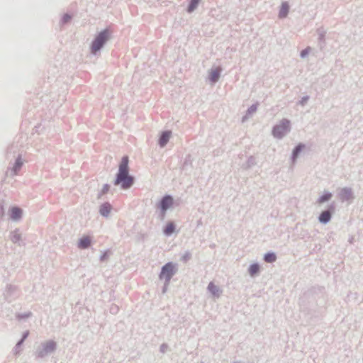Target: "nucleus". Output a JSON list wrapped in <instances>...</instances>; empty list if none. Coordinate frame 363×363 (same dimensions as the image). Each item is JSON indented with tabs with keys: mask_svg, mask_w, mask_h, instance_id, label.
I'll list each match as a JSON object with an SVG mask.
<instances>
[{
	"mask_svg": "<svg viewBox=\"0 0 363 363\" xmlns=\"http://www.w3.org/2000/svg\"><path fill=\"white\" fill-rule=\"evenodd\" d=\"M133 184V178L128 174V158L125 156L121 160L115 184H121L123 189H126Z\"/></svg>",
	"mask_w": 363,
	"mask_h": 363,
	"instance_id": "obj_1",
	"label": "nucleus"
},
{
	"mask_svg": "<svg viewBox=\"0 0 363 363\" xmlns=\"http://www.w3.org/2000/svg\"><path fill=\"white\" fill-rule=\"evenodd\" d=\"M290 129V123L287 120H283L281 123L275 126L273 129V135L274 137L282 138Z\"/></svg>",
	"mask_w": 363,
	"mask_h": 363,
	"instance_id": "obj_2",
	"label": "nucleus"
},
{
	"mask_svg": "<svg viewBox=\"0 0 363 363\" xmlns=\"http://www.w3.org/2000/svg\"><path fill=\"white\" fill-rule=\"evenodd\" d=\"M108 38V33L107 30H104L100 33L99 35L96 38L94 41L92 43L91 45V51L93 53H96L100 48L103 46L104 43Z\"/></svg>",
	"mask_w": 363,
	"mask_h": 363,
	"instance_id": "obj_3",
	"label": "nucleus"
},
{
	"mask_svg": "<svg viewBox=\"0 0 363 363\" xmlns=\"http://www.w3.org/2000/svg\"><path fill=\"white\" fill-rule=\"evenodd\" d=\"M174 274V266L172 263L166 264L162 269L160 278L165 279L167 281L170 280Z\"/></svg>",
	"mask_w": 363,
	"mask_h": 363,
	"instance_id": "obj_4",
	"label": "nucleus"
},
{
	"mask_svg": "<svg viewBox=\"0 0 363 363\" xmlns=\"http://www.w3.org/2000/svg\"><path fill=\"white\" fill-rule=\"evenodd\" d=\"M173 203V199L171 196H167L161 201V208L164 213Z\"/></svg>",
	"mask_w": 363,
	"mask_h": 363,
	"instance_id": "obj_5",
	"label": "nucleus"
},
{
	"mask_svg": "<svg viewBox=\"0 0 363 363\" xmlns=\"http://www.w3.org/2000/svg\"><path fill=\"white\" fill-rule=\"evenodd\" d=\"M171 134L172 133L170 131H165L162 133L159 140V143L161 147H164L167 143L171 137Z\"/></svg>",
	"mask_w": 363,
	"mask_h": 363,
	"instance_id": "obj_6",
	"label": "nucleus"
},
{
	"mask_svg": "<svg viewBox=\"0 0 363 363\" xmlns=\"http://www.w3.org/2000/svg\"><path fill=\"white\" fill-rule=\"evenodd\" d=\"M22 211L18 207H13L10 210V216L13 220H18L21 217Z\"/></svg>",
	"mask_w": 363,
	"mask_h": 363,
	"instance_id": "obj_7",
	"label": "nucleus"
},
{
	"mask_svg": "<svg viewBox=\"0 0 363 363\" xmlns=\"http://www.w3.org/2000/svg\"><path fill=\"white\" fill-rule=\"evenodd\" d=\"M91 244V238L89 236H85L81 238L78 243V247L80 249L87 248Z\"/></svg>",
	"mask_w": 363,
	"mask_h": 363,
	"instance_id": "obj_8",
	"label": "nucleus"
},
{
	"mask_svg": "<svg viewBox=\"0 0 363 363\" xmlns=\"http://www.w3.org/2000/svg\"><path fill=\"white\" fill-rule=\"evenodd\" d=\"M111 210V206L109 203H106L101 206L100 213L104 216H106L108 215Z\"/></svg>",
	"mask_w": 363,
	"mask_h": 363,
	"instance_id": "obj_9",
	"label": "nucleus"
},
{
	"mask_svg": "<svg viewBox=\"0 0 363 363\" xmlns=\"http://www.w3.org/2000/svg\"><path fill=\"white\" fill-rule=\"evenodd\" d=\"M208 289L209 291L215 296H218L220 294L219 288L216 286L213 282L208 284Z\"/></svg>",
	"mask_w": 363,
	"mask_h": 363,
	"instance_id": "obj_10",
	"label": "nucleus"
},
{
	"mask_svg": "<svg viewBox=\"0 0 363 363\" xmlns=\"http://www.w3.org/2000/svg\"><path fill=\"white\" fill-rule=\"evenodd\" d=\"M289 5L287 3H283L281 4L280 11H279V17L280 18H284L286 16L288 12H289Z\"/></svg>",
	"mask_w": 363,
	"mask_h": 363,
	"instance_id": "obj_11",
	"label": "nucleus"
},
{
	"mask_svg": "<svg viewBox=\"0 0 363 363\" xmlns=\"http://www.w3.org/2000/svg\"><path fill=\"white\" fill-rule=\"evenodd\" d=\"M330 213L328 211H325L321 213V214L319 216V220L321 223H327L330 219Z\"/></svg>",
	"mask_w": 363,
	"mask_h": 363,
	"instance_id": "obj_12",
	"label": "nucleus"
},
{
	"mask_svg": "<svg viewBox=\"0 0 363 363\" xmlns=\"http://www.w3.org/2000/svg\"><path fill=\"white\" fill-rule=\"evenodd\" d=\"M220 70L218 68L211 71V72L210 73V79L211 82H216L220 76Z\"/></svg>",
	"mask_w": 363,
	"mask_h": 363,
	"instance_id": "obj_13",
	"label": "nucleus"
},
{
	"mask_svg": "<svg viewBox=\"0 0 363 363\" xmlns=\"http://www.w3.org/2000/svg\"><path fill=\"white\" fill-rule=\"evenodd\" d=\"M55 342L53 341L48 342L44 346V350L45 352H50L55 350Z\"/></svg>",
	"mask_w": 363,
	"mask_h": 363,
	"instance_id": "obj_14",
	"label": "nucleus"
},
{
	"mask_svg": "<svg viewBox=\"0 0 363 363\" xmlns=\"http://www.w3.org/2000/svg\"><path fill=\"white\" fill-rule=\"evenodd\" d=\"M259 270V266L257 264H253L249 268V273L252 277H253L258 273Z\"/></svg>",
	"mask_w": 363,
	"mask_h": 363,
	"instance_id": "obj_15",
	"label": "nucleus"
},
{
	"mask_svg": "<svg viewBox=\"0 0 363 363\" xmlns=\"http://www.w3.org/2000/svg\"><path fill=\"white\" fill-rule=\"evenodd\" d=\"M331 197H332V194L330 193H325L318 199V203L321 204V203L330 200L331 199Z\"/></svg>",
	"mask_w": 363,
	"mask_h": 363,
	"instance_id": "obj_16",
	"label": "nucleus"
},
{
	"mask_svg": "<svg viewBox=\"0 0 363 363\" xmlns=\"http://www.w3.org/2000/svg\"><path fill=\"white\" fill-rule=\"evenodd\" d=\"M174 231V225L172 223H169L165 227L164 232L166 235H169Z\"/></svg>",
	"mask_w": 363,
	"mask_h": 363,
	"instance_id": "obj_17",
	"label": "nucleus"
},
{
	"mask_svg": "<svg viewBox=\"0 0 363 363\" xmlns=\"http://www.w3.org/2000/svg\"><path fill=\"white\" fill-rule=\"evenodd\" d=\"M276 255L274 253H267L264 256V260L267 262H273L276 260Z\"/></svg>",
	"mask_w": 363,
	"mask_h": 363,
	"instance_id": "obj_18",
	"label": "nucleus"
},
{
	"mask_svg": "<svg viewBox=\"0 0 363 363\" xmlns=\"http://www.w3.org/2000/svg\"><path fill=\"white\" fill-rule=\"evenodd\" d=\"M201 0H191V3L188 8V11L191 12L193 11L196 7L197 6L198 4L199 3Z\"/></svg>",
	"mask_w": 363,
	"mask_h": 363,
	"instance_id": "obj_19",
	"label": "nucleus"
},
{
	"mask_svg": "<svg viewBox=\"0 0 363 363\" xmlns=\"http://www.w3.org/2000/svg\"><path fill=\"white\" fill-rule=\"evenodd\" d=\"M303 147V145H298L296 148L295 150H294V152H293V156H294V158L296 157L298 152L301 150V149Z\"/></svg>",
	"mask_w": 363,
	"mask_h": 363,
	"instance_id": "obj_20",
	"label": "nucleus"
},
{
	"mask_svg": "<svg viewBox=\"0 0 363 363\" xmlns=\"http://www.w3.org/2000/svg\"><path fill=\"white\" fill-rule=\"evenodd\" d=\"M21 164L22 162H21V160L18 159L14 167V171L16 172L17 169H19L21 168Z\"/></svg>",
	"mask_w": 363,
	"mask_h": 363,
	"instance_id": "obj_21",
	"label": "nucleus"
},
{
	"mask_svg": "<svg viewBox=\"0 0 363 363\" xmlns=\"http://www.w3.org/2000/svg\"><path fill=\"white\" fill-rule=\"evenodd\" d=\"M308 52V49L303 50L301 52V56L304 57Z\"/></svg>",
	"mask_w": 363,
	"mask_h": 363,
	"instance_id": "obj_22",
	"label": "nucleus"
},
{
	"mask_svg": "<svg viewBox=\"0 0 363 363\" xmlns=\"http://www.w3.org/2000/svg\"><path fill=\"white\" fill-rule=\"evenodd\" d=\"M108 189H109L108 186V185H105V186H104V189H103V192H104V193L107 192V191H108Z\"/></svg>",
	"mask_w": 363,
	"mask_h": 363,
	"instance_id": "obj_23",
	"label": "nucleus"
},
{
	"mask_svg": "<svg viewBox=\"0 0 363 363\" xmlns=\"http://www.w3.org/2000/svg\"><path fill=\"white\" fill-rule=\"evenodd\" d=\"M106 254H107V253H105V254L102 256V257H101V259H102V260L105 259V257L106 256Z\"/></svg>",
	"mask_w": 363,
	"mask_h": 363,
	"instance_id": "obj_24",
	"label": "nucleus"
}]
</instances>
